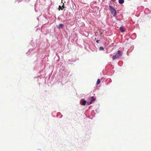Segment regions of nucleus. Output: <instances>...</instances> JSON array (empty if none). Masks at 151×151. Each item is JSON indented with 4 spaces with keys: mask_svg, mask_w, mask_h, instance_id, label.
I'll return each instance as SVG.
<instances>
[{
    "mask_svg": "<svg viewBox=\"0 0 151 151\" xmlns=\"http://www.w3.org/2000/svg\"><path fill=\"white\" fill-rule=\"evenodd\" d=\"M65 7L64 6V4H63L62 6H61L60 5L59 6V8H58V10L59 11L61 10H63V8H64Z\"/></svg>",
    "mask_w": 151,
    "mask_h": 151,
    "instance_id": "nucleus-4",
    "label": "nucleus"
},
{
    "mask_svg": "<svg viewBox=\"0 0 151 151\" xmlns=\"http://www.w3.org/2000/svg\"><path fill=\"white\" fill-rule=\"evenodd\" d=\"M63 27V24H60L58 26V28H62Z\"/></svg>",
    "mask_w": 151,
    "mask_h": 151,
    "instance_id": "nucleus-7",
    "label": "nucleus"
},
{
    "mask_svg": "<svg viewBox=\"0 0 151 151\" xmlns=\"http://www.w3.org/2000/svg\"><path fill=\"white\" fill-rule=\"evenodd\" d=\"M91 98H92V99H91V101L92 102V101H95L96 99L95 98H94L93 97H91Z\"/></svg>",
    "mask_w": 151,
    "mask_h": 151,
    "instance_id": "nucleus-9",
    "label": "nucleus"
},
{
    "mask_svg": "<svg viewBox=\"0 0 151 151\" xmlns=\"http://www.w3.org/2000/svg\"><path fill=\"white\" fill-rule=\"evenodd\" d=\"M96 42L97 43H99V41L98 40H97L96 41Z\"/></svg>",
    "mask_w": 151,
    "mask_h": 151,
    "instance_id": "nucleus-12",
    "label": "nucleus"
},
{
    "mask_svg": "<svg viewBox=\"0 0 151 151\" xmlns=\"http://www.w3.org/2000/svg\"><path fill=\"white\" fill-rule=\"evenodd\" d=\"M92 103V102L91 101H90L89 102H87V104L88 105H89L91 104Z\"/></svg>",
    "mask_w": 151,
    "mask_h": 151,
    "instance_id": "nucleus-10",
    "label": "nucleus"
},
{
    "mask_svg": "<svg viewBox=\"0 0 151 151\" xmlns=\"http://www.w3.org/2000/svg\"><path fill=\"white\" fill-rule=\"evenodd\" d=\"M124 2V0H119V2L120 4H122Z\"/></svg>",
    "mask_w": 151,
    "mask_h": 151,
    "instance_id": "nucleus-6",
    "label": "nucleus"
},
{
    "mask_svg": "<svg viewBox=\"0 0 151 151\" xmlns=\"http://www.w3.org/2000/svg\"><path fill=\"white\" fill-rule=\"evenodd\" d=\"M99 49L101 50H104V48L102 47H99Z\"/></svg>",
    "mask_w": 151,
    "mask_h": 151,
    "instance_id": "nucleus-11",
    "label": "nucleus"
},
{
    "mask_svg": "<svg viewBox=\"0 0 151 151\" xmlns=\"http://www.w3.org/2000/svg\"><path fill=\"white\" fill-rule=\"evenodd\" d=\"M86 101L85 100H84L82 101L81 104L83 106H85L86 104Z\"/></svg>",
    "mask_w": 151,
    "mask_h": 151,
    "instance_id": "nucleus-5",
    "label": "nucleus"
},
{
    "mask_svg": "<svg viewBox=\"0 0 151 151\" xmlns=\"http://www.w3.org/2000/svg\"><path fill=\"white\" fill-rule=\"evenodd\" d=\"M121 32H124L125 29L123 27H121L119 28Z\"/></svg>",
    "mask_w": 151,
    "mask_h": 151,
    "instance_id": "nucleus-3",
    "label": "nucleus"
},
{
    "mask_svg": "<svg viewBox=\"0 0 151 151\" xmlns=\"http://www.w3.org/2000/svg\"><path fill=\"white\" fill-rule=\"evenodd\" d=\"M122 55V52L119 50H118L116 54L112 57L113 60L116 59H118Z\"/></svg>",
    "mask_w": 151,
    "mask_h": 151,
    "instance_id": "nucleus-1",
    "label": "nucleus"
},
{
    "mask_svg": "<svg viewBox=\"0 0 151 151\" xmlns=\"http://www.w3.org/2000/svg\"><path fill=\"white\" fill-rule=\"evenodd\" d=\"M109 7L110 8V10L112 14H113L114 17L116 16V13L115 9L111 5L109 6Z\"/></svg>",
    "mask_w": 151,
    "mask_h": 151,
    "instance_id": "nucleus-2",
    "label": "nucleus"
},
{
    "mask_svg": "<svg viewBox=\"0 0 151 151\" xmlns=\"http://www.w3.org/2000/svg\"><path fill=\"white\" fill-rule=\"evenodd\" d=\"M100 80L99 79H98L97 80V82H96V84L97 85L99 84L100 83Z\"/></svg>",
    "mask_w": 151,
    "mask_h": 151,
    "instance_id": "nucleus-8",
    "label": "nucleus"
}]
</instances>
